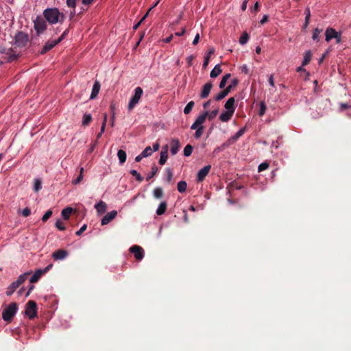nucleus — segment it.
<instances>
[{
	"instance_id": "43",
	"label": "nucleus",
	"mask_w": 351,
	"mask_h": 351,
	"mask_svg": "<svg viewBox=\"0 0 351 351\" xmlns=\"http://www.w3.org/2000/svg\"><path fill=\"white\" fill-rule=\"evenodd\" d=\"M130 173L132 176H134L138 182H141L143 180V178L141 176V174L136 170H135V169L131 170Z\"/></svg>"
},
{
	"instance_id": "2",
	"label": "nucleus",
	"mask_w": 351,
	"mask_h": 351,
	"mask_svg": "<svg viewBox=\"0 0 351 351\" xmlns=\"http://www.w3.org/2000/svg\"><path fill=\"white\" fill-rule=\"evenodd\" d=\"M325 40L330 42L332 39H335L336 43L339 44L341 42V32L336 31L332 27H327L325 31Z\"/></svg>"
},
{
	"instance_id": "61",
	"label": "nucleus",
	"mask_w": 351,
	"mask_h": 351,
	"mask_svg": "<svg viewBox=\"0 0 351 351\" xmlns=\"http://www.w3.org/2000/svg\"><path fill=\"white\" fill-rule=\"evenodd\" d=\"M258 8H259V3H258V2H256L255 4L254 5V6L252 8H251V11L256 12L258 10Z\"/></svg>"
},
{
	"instance_id": "15",
	"label": "nucleus",
	"mask_w": 351,
	"mask_h": 351,
	"mask_svg": "<svg viewBox=\"0 0 351 351\" xmlns=\"http://www.w3.org/2000/svg\"><path fill=\"white\" fill-rule=\"evenodd\" d=\"M213 88V84L212 82H208L205 84L202 89V91L200 93V97L202 99H205L208 97L210 90Z\"/></svg>"
},
{
	"instance_id": "40",
	"label": "nucleus",
	"mask_w": 351,
	"mask_h": 351,
	"mask_svg": "<svg viewBox=\"0 0 351 351\" xmlns=\"http://www.w3.org/2000/svg\"><path fill=\"white\" fill-rule=\"evenodd\" d=\"M322 32V29L315 28L313 32V35H312L313 40L318 41Z\"/></svg>"
},
{
	"instance_id": "9",
	"label": "nucleus",
	"mask_w": 351,
	"mask_h": 351,
	"mask_svg": "<svg viewBox=\"0 0 351 351\" xmlns=\"http://www.w3.org/2000/svg\"><path fill=\"white\" fill-rule=\"evenodd\" d=\"M211 169V165H208L202 168L197 173V181L198 182H202L204 178L208 176Z\"/></svg>"
},
{
	"instance_id": "52",
	"label": "nucleus",
	"mask_w": 351,
	"mask_h": 351,
	"mask_svg": "<svg viewBox=\"0 0 351 351\" xmlns=\"http://www.w3.org/2000/svg\"><path fill=\"white\" fill-rule=\"evenodd\" d=\"M21 214L24 217H28L31 214V210L29 208H25L21 211Z\"/></svg>"
},
{
	"instance_id": "8",
	"label": "nucleus",
	"mask_w": 351,
	"mask_h": 351,
	"mask_svg": "<svg viewBox=\"0 0 351 351\" xmlns=\"http://www.w3.org/2000/svg\"><path fill=\"white\" fill-rule=\"evenodd\" d=\"M34 23V29L38 34L43 33L46 29V23L43 18L37 17Z\"/></svg>"
},
{
	"instance_id": "56",
	"label": "nucleus",
	"mask_w": 351,
	"mask_h": 351,
	"mask_svg": "<svg viewBox=\"0 0 351 351\" xmlns=\"http://www.w3.org/2000/svg\"><path fill=\"white\" fill-rule=\"evenodd\" d=\"M195 58V57L193 55H191L187 57L186 61L189 64V66H191L193 64V60Z\"/></svg>"
},
{
	"instance_id": "6",
	"label": "nucleus",
	"mask_w": 351,
	"mask_h": 351,
	"mask_svg": "<svg viewBox=\"0 0 351 351\" xmlns=\"http://www.w3.org/2000/svg\"><path fill=\"white\" fill-rule=\"evenodd\" d=\"M66 34H67V31H64L62 33V36L60 37H59L58 39L54 40H49V41L47 42L46 44L45 45V46L43 47L41 53H46L47 51L51 50L57 44L60 43L64 39V38L66 36Z\"/></svg>"
},
{
	"instance_id": "53",
	"label": "nucleus",
	"mask_w": 351,
	"mask_h": 351,
	"mask_svg": "<svg viewBox=\"0 0 351 351\" xmlns=\"http://www.w3.org/2000/svg\"><path fill=\"white\" fill-rule=\"evenodd\" d=\"M87 226L86 224H84L80 229L76 232V234L77 236H80L83 232H84L86 230Z\"/></svg>"
},
{
	"instance_id": "3",
	"label": "nucleus",
	"mask_w": 351,
	"mask_h": 351,
	"mask_svg": "<svg viewBox=\"0 0 351 351\" xmlns=\"http://www.w3.org/2000/svg\"><path fill=\"white\" fill-rule=\"evenodd\" d=\"M18 309L17 304L14 302L11 303L7 308H5L2 313V317L4 321H10L14 315L16 314Z\"/></svg>"
},
{
	"instance_id": "5",
	"label": "nucleus",
	"mask_w": 351,
	"mask_h": 351,
	"mask_svg": "<svg viewBox=\"0 0 351 351\" xmlns=\"http://www.w3.org/2000/svg\"><path fill=\"white\" fill-rule=\"evenodd\" d=\"M25 314L30 319H33L36 316L37 306L34 301L30 300L27 303Z\"/></svg>"
},
{
	"instance_id": "54",
	"label": "nucleus",
	"mask_w": 351,
	"mask_h": 351,
	"mask_svg": "<svg viewBox=\"0 0 351 351\" xmlns=\"http://www.w3.org/2000/svg\"><path fill=\"white\" fill-rule=\"evenodd\" d=\"M268 82H269V84L272 87H274L275 86V84H274V75L273 74H271L269 77V80H268Z\"/></svg>"
},
{
	"instance_id": "1",
	"label": "nucleus",
	"mask_w": 351,
	"mask_h": 351,
	"mask_svg": "<svg viewBox=\"0 0 351 351\" xmlns=\"http://www.w3.org/2000/svg\"><path fill=\"white\" fill-rule=\"evenodd\" d=\"M43 15L51 24L62 23L64 20V14L60 12L58 8H47L45 10Z\"/></svg>"
},
{
	"instance_id": "63",
	"label": "nucleus",
	"mask_w": 351,
	"mask_h": 351,
	"mask_svg": "<svg viewBox=\"0 0 351 351\" xmlns=\"http://www.w3.org/2000/svg\"><path fill=\"white\" fill-rule=\"evenodd\" d=\"M186 29L185 28H182L180 32H178L175 33V35L177 36H181L185 34Z\"/></svg>"
},
{
	"instance_id": "47",
	"label": "nucleus",
	"mask_w": 351,
	"mask_h": 351,
	"mask_svg": "<svg viewBox=\"0 0 351 351\" xmlns=\"http://www.w3.org/2000/svg\"><path fill=\"white\" fill-rule=\"evenodd\" d=\"M269 167V164L266 162H262L258 165V171H263L266 170Z\"/></svg>"
},
{
	"instance_id": "25",
	"label": "nucleus",
	"mask_w": 351,
	"mask_h": 351,
	"mask_svg": "<svg viewBox=\"0 0 351 351\" xmlns=\"http://www.w3.org/2000/svg\"><path fill=\"white\" fill-rule=\"evenodd\" d=\"M167 204L166 202H162L156 209V214L158 215H163L167 210Z\"/></svg>"
},
{
	"instance_id": "33",
	"label": "nucleus",
	"mask_w": 351,
	"mask_h": 351,
	"mask_svg": "<svg viewBox=\"0 0 351 351\" xmlns=\"http://www.w3.org/2000/svg\"><path fill=\"white\" fill-rule=\"evenodd\" d=\"M230 76H231L230 73H226V75H224L223 76V77L221 78V82L219 83L220 88H223L226 86V83H227L228 80L230 79Z\"/></svg>"
},
{
	"instance_id": "64",
	"label": "nucleus",
	"mask_w": 351,
	"mask_h": 351,
	"mask_svg": "<svg viewBox=\"0 0 351 351\" xmlns=\"http://www.w3.org/2000/svg\"><path fill=\"white\" fill-rule=\"evenodd\" d=\"M159 147H160L159 143H156L155 144H154L153 149H152L153 152H157L159 149Z\"/></svg>"
},
{
	"instance_id": "36",
	"label": "nucleus",
	"mask_w": 351,
	"mask_h": 351,
	"mask_svg": "<svg viewBox=\"0 0 351 351\" xmlns=\"http://www.w3.org/2000/svg\"><path fill=\"white\" fill-rule=\"evenodd\" d=\"M249 40V35L247 32H243L239 38V43L242 45L246 44Z\"/></svg>"
},
{
	"instance_id": "41",
	"label": "nucleus",
	"mask_w": 351,
	"mask_h": 351,
	"mask_svg": "<svg viewBox=\"0 0 351 351\" xmlns=\"http://www.w3.org/2000/svg\"><path fill=\"white\" fill-rule=\"evenodd\" d=\"M193 147L191 145H187L185 146L184 149V156H190L192 154V152H193Z\"/></svg>"
},
{
	"instance_id": "50",
	"label": "nucleus",
	"mask_w": 351,
	"mask_h": 351,
	"mask_svg": "<svg viewBox=\"0 0 351 351\" xmlns=\"http://www.w3.org/2000/svg\"><path fill=\"white\" fill-rule=\"evenodd\" d=\"M84 178V175H79L75 179L72 180V184H80Z\"/></svg>"
},
{
	"instance_id": "49",
	"label": "nucleus",
	"mask_w": 351,
	"mask_h": 351,
	"mask_svg": "<svg viewBox=\"0 0 351 351\" xmlns=\"http://www.w3.org/2000/svg\"><path fill=\"white\" fill-rule=\"evenodd\" d=\"M52 215V211L51 210H48L43 216L42 221L45 222Z\"/></svg>"
},
{
	"instance_id": "57",
	"label": "nucleus",
	"mask_w": 351,
	"mask_h": 351,
	"mask_svg": "<svg viewBox=\"0 0 351 351\" xmlns=\"http://www.w3.org/2000/svg\"><path fill=\"white\" fill-rule=\"evenodd\" d=\"M167 181L171 182L172 177H173L172 171H171L170 169H167Z\"/></svg>"
},
{
	"instance_id": "27",
	"label": "nucleus",
	"mask_w": 351,
	"mask_h": 351,
	"mask_svg": "<svg viewBox=\"0 0 351 351\" xmlns=\"http://www.w3.org/2000/svg\"><path fill=\"white\" fill-rule=\"evenodd\" d=\"M215 53V49L214 48H210L206 55L204 57V63H203V67L204 68H206V66H208V62H209V60H210V56L213 54Z\"/></svg>"
},
{
	"instance_id": "38",
	"label": "nucleus",
	"mask_w": 351,
	"mask_h": 351,
	"mask_svg": "<svg viewBox=\"0 0 351 351\" xmlns=\"http://www.w3.org/2000/svg\"><path fill=\"white\" fill-rule=\"evenodd\" d=\"M194 105H195L194 101H189L186 104L185 108H184V113L186 114H189L191 112V111L192 110V108H193Z\"/></svg>"
},
{
	"instance_id": "18",
	"label": "nucleus",
	"mask_w": 351,
	"mask_h": 351,
	"mask_svg": "<svg viewBox=\"0 0 351 351\" xmlns=\"http://www.w3.org/2000/svg\"><path fill=\"white\" fill-rule=\"evenodd\" d=\"M235 99L234 97H230L225 104V109L227 111L234 112L235 110Z\"/></svg>"
},
{
	"instance_id": "4",
	"label": "nucleus",
	"mask_w": 351,
	"mask_h": 351,
	"mask_svg": "<svg viewBox=\"0 0 351 351\" xmlns=\"http://www.w3.org/2000/svg\"><path fill=\"white\" fill-rule=\"evenodd\" d=\"M143 93V90L141 87H136L134 89V95L130 99L128 104V109L129 110H132L135 106L139 102L142 95Z\"/></svg>"
},
{
	"instance_id": "14",
	"label": "nucleus",
	"mask_w": 351,
	"mask_h": 351,
	"mask_svg": "<svg viewBox=\"0 0 351 351\" xmlns=\"http://www.w3.org/2000/svg\"><path fill=\"white\" fill-rule=\"evenodd\" d=\"M68 252L65 250H58L52 254V257L55 261H62L68 256Z\"/></svg>"
},
{
	"instance_id": "7",
	"label": "nucleus",
	"mask_w": 351,
	"mask_h": 351,
	"mask_svg": "<svg viewBox=\"0 0 351 351\" xmlns=\"http://www.w3.org/2000/svg\"><path fill=\"white\" fill-rule=\"evenodd\" d=\"M53 267L52 264H49L44 269H37L34 274L30 278L29 282L31 283L36 282L40 278L45 274H46L51 267Z\"/></svg>"
},
{
	"instance_id": "42",
	"label": "nucleus",
	"mask_w": 351,
	"mask_h": 351,
	"mask_svg": "<svg viewBox=\"0 0 351 351\" xmlns=\"http://www.w3.org/2000/svg\"><path fill=\"white\" fill-rule=\"evenodd\" d=\"M153 153L152 148L150 146L147 147L142 152V156L145 158L151 156Z\"/></svg>"
},
{
	"instance_id": "12",
	"label": "nucleus",
	"mask_w": 351,
	"mask_h": 351,
	"mask_svg": "<svg viewBox=\"0 0 351 351\" xmlns=\"http://www.w3.org/2000/svg\"><path fill=\"white\" fill-rule=\"evenodd\" d=\"M208 114V112H205L204 113L199 115L195 119V122L192 124L191 128L192 130H196L199 126H202L204 122L205 121Z\"/></svg>"
},
{
	"instance_id": "51",
	"label": "nucleus",
	"mask_w": 351,
	"mask_h": 351,
	"mask_svg": "<svg viewBox=\"0 0 351 351\" xmlns=\"http://www.w3.org/2000/svg\"><path fill=\"white\" fill-rule=\"evenodd\" d=\"M77 0H66V5L68 7L75 8L76 7Z\"/></svg>"
},
{
	"instance_id": "37",
	"label": "nucleus",
	"mask_w": 351,
	"mask_h": 351,
	"mask_svg": "<svg viewBox=\"0 0 351 351\" xmlns=\"http://www.w3.org/2000/svg\"><path fill=\"white\" fill-rule=\"evenodd\" d=\"M310 17H311L310 9H309V8H306L305 10V21H304V27L305 28L308 25Z\"/></svg>"
},
{
	"instance_id": "45",
	"label": "nucleus",
	"mask_w": 351,
	"mask_h": 351,
	"mask_svg": "<svg viewBox=\"0 0 351 351\" xmlns=\"http://www.w3.org/2000/svg\"><path fill=\"white\" fill-rule=\"evenodd\" d=\"M55 226L60 230H64L66 229L64 223L60 219H58L56 221Z\"/></svg>"
},
{
	"instance_id": "30",
	"label": "nucleus",
	"mask_w": 351,
	"mask_h": 351,
	"mask_svg": "<svg viewBox=\"0 0 351 351\" xmlns=\"http://www.w3.org/2000/svg\"><path fill=\"white\" fill-rule=\"evenodd\" d=\"M311 58H312V53H311V51H309V50L306 51L304 53V59H303L302 65L305 66L307 64H308V62L311 60Z\"/></svg>"
},
{
	"instance_id": "24",
	"label": "nucleus",
	"mask_w": 351,
	"mask_h": 351,
	"mask_svg": "<svg viewBox=\"0 0 351 351\" xmlns=\"http://www.w3.org/2000/svg\"><path fill=\"white\" fill-rule=\"evenodd\" d=\"M230 92V87H226L224 90H223L221 92L218 93L215 99L216 101H220L223 99L224 97H226L228 93Z\"/></svg>"
},
{
	"instance_id": "58",
	"label": "nucleus",
	"mask_w": 351,
	"mask_h": 351,
	"mask_svg": "<svg viewBox=\"0 0 351 351\" xmlns=\"http://www.w3.org/2000/svg\"><path fill=\"white\" fill-rule=\"evenodd\" d=\"M238 84V80L234 79L232 80L231 84L228 85L227 87H230V90L232 88V87L237 86Z\"/></svg>"
},
{
	"instance_id": "28",
	"label": "nucleus",
	"mask_w": 351,
	"mask_h": 351,
	"mask_svg": "<svg viewBox=\"0 0 351 351\" xmlns=\"http://www.w3.org/2000/svg\"><path fill=\"white\" fill-rule=\"evenodd\" d=\"M107 119H108V114L106 113H104V119H103V122H102V124L101 126L100 132L97 136V138H99L101 136L102 134L105 132Z\"/></svg>"
},
{
	"instance_id": "10",
	"label": "nucleus",
	"mask_w": 351,
	"mask_h": 351,
	"mask_svg": "<svg viewBox=\"0 0 351 351\" xmlns=\"http://www.w3.org/2000/svg\"><path fill=\"white\" fill-rule=\"evenodd\" d=\"M29 37L28 35L22 32H19L15 36V42L19 46L25 45L28 42Z\"/></svg>"
},
{
	"instance_id": "11",
	"label": "nucleus",
	"mask_w": 351,
	"mask_h": 351,
	"mask_svg": "<svg viewBox=\"0 0 351 351\" xmlns=\"http://www.w3.org/2000/svg\"><path fill=\"white\" fill-rule=\"evenodd\" d=\"M130 252L134 254L135 258L138 261H141L144 257L143 249L138 245H134L130 247Z\"/></svg>"
},
{
	"instance_id": "62",
	"label": "nucleus",
	"mask_w": 351,
	"mask_h": 351,
	"mask_svg": "<svg viewBox=\"0 0 351 351\" xmlns=\"http://www.w3.org/2000/svg\"><path fill=\"white\" fill-rule=\"evenodd\" d=\"M241 71L245 73V74H247L249 73V69L246 64H243L241 66Z\"/></svg>"
},
{
	"instance_id": "23",
	"label": "nucleus",
	"mask_w": 351,
	"mask_h": 351,
	"mask_svg": "<svg viewBox=\"0 0 351 351\" xmlns=\"http://www.w3.org/2000/svg\"><path fill=\"white\" fill-rule=\"evenodd\" d=\"M221 72H222V70L221 69V66L219 64H217L215 66V67L210 71V76L211 78H215L218 75H219Z\"/></svg>"
},
{
	"instance_id": "39",
	"label": "nucleus",
	"mask_w": 351,
	"mask_h": 351,
	"mask_svg": "<svg viewBox=\"0 0 351 351\" xmlns=\"http://www.w3.org/2000/svg\"><path fill=\"white\" fill-rule=\"evenodd\" d=\"M92 121V116L90 114H84L82 119V125H86Z\"/></svg>"
},
{
	"instance_id": "17",
	"label": "nucleus",
	"mask_w": 351,
	"mask_h": 351,
	"mask_svg": "<svg viewBox=\"0 0 351 351\" xmlns=\"http://www.w3.org/2000/svg\"><path fill=\"white\" fill-rule=\"evenodd\" d=\"M168 158V145H166L162 147L159 159V164L163 165L165 164Z\"/></svg>"
},
{
	"instance_id": "26",
	"label": "nucleus",
	"mask_w": 351,
	"mask_h": 351,
	"mask_svg": "<svg viewBox=\"0 0 351 351\" xmlns=\"http://www.w3.org/2000/svg\"><path fill=\"white\" fill-rule=\"evenodd\" d=\"M117 156L119 160V163L121 165H123L127 158V154L126 152L122 149H119L117 152Z\"/></svg>"
},
{
	"instance_id": "59",
	"label": "nucleus",
	"mask_w": 351,
	"mask_h": 351,
	"mask_svg": "<svg viewBox=\"0 0 351 351\" xmlns=\"http://www.w3.org/2000/svg\"><path fill=\"white\" fill-rule=\"evenodd\" d=\"M267 21H268V16L267 14H265L262 17L261 20L260 21V23L261 25H263L266 22H267Z\"/></svg>"
},
{
	"instance_id": "20",
	"label": "nucleus",
	"mask_w": 351,
	"mask_h": 351,
	"mask_svg": "<svg viewBox=\"0 0 351 351\" xmlns=\"http://www.w3.org/2000/svg\"><path fill=\"white\" fill-rule=\"evenodd\" d=\"M180 145L178 139L173 138L171 141V154L176 155L179 151Z\"/></svg>"
},
{
	"instance_id": "44",
	"label": "nucleus",
	"mask_w": 351,
	"mask_h": 351,
	"mask_svg": "<svg viewBox=\"0 0 351 351\" xmlns=\"http://www.w3.org/2000/svg\"><path fill=\"white\" fill-rule=\"evenodd\" d=\"M203 132H204V126L202 125V126H199L197 130H196L195 131V138L198 139L203 134Z\"/></svg>"
},
{
	"instance_id": "13",
	"label": "nucleus",
	"mask_w": 351,
	"mask_h": 351,
	"mask_svg": "<svg viewBox=\"0 0 351 351\" xmlns=\"http://www.w3.org/2000/svg\"><path fill=\"white\" fill-rule=\"evenodd\" d=\"M117 211L114 210L108 213L101 219V224L102 226L108 224L110 221H112L117 217Z\"/></svg>"
},
{
	"instance_id": "22",
	"label": "nucleus",
	"mask_w": 351,
	"mask_h": 351,
	"mask_svg": "<svg viewBox=\"0 0 351 351\" xmlns=\"http://www.w3.org/2000/svg\"><path fill=\"white\" fill-rule=\"evenodd\" d=\"M233 114H234L233 112L225 110L219 116V119L222 122H228V121H230L232 119Z\"/></svg>"
},
{
	"instance_id": "35",
	"label": "nucleus",
	"mask_w": 351,
	"mask_h": 351,
	"mask_svg": "<svg viewBox=\"0 0 351 351\" xmlns=\"http://www.w3.org/2000/svg\"><path fill=\"white\" fill-rule=\"evenodd\" d=\"M178 191L180 192V193H184L186 191V187H187V184L185 181H180L178 183Z\"/></svg>"
},
{
	"instance_id": "60",
	"label": "nucleus",
	"mask_w": 351,
	"mask_h": 351,
	"mask_svg": "<svg viewBox=\"0 0 351 351\" xmlns=\"http://www.w3.org/2000/svg\"><path fill=\"white\" fill-rule=\"evenodd\" d=\"M199 34H197L193 39V45H196L199 40Z\"/></svg>"
},
{
	"instance_id": "55",
	"label": "nucleus",
	"mask_w": 351,
	"mask_h": 351,
	"mask_svg": "<svg viewBox=\"0 0 351 351\" xmlns=\"http://www.w3.org/2000/svg\"><path fill=\"white\" fill-rule=\"evenodd\" d=\"M217 113L218 110H213L208 115L209 119H213V118H215L217 116Z\"/></svg>"
},
{
	"instance_id": "34",
	"label": "nucleus",
	"mask_w": 351,
	"mask_h": 351,
	"mask_svg": "<svg viewBox=\"0 0 351 351\" xmlns=\"http://www.w3.org/2000/svg\"><path fill=\"white\" fill-rule=\"evenodd\" d=\"M154 197L156 199L162 198L163 196V191L162 189L160 187H157L154 189L153 191Z\"/></svg>"
},
{
	"instance_id": "29",
	"label": "nucleus",
	"mask_w": 351,
	"mask_h": 351,
	"mask_svg": "<svg viewBox=\"0 0 351 351\" xmlns=\"http://www.w3.org/2000/svg\"><path fill=\"white\" fill-rule=\"evenodd\" d=\"M73 211L72 208L66 207L64 208L61 212V215L64 219H68Z\"/></svg>"
},
{
	"instance_id": "16",
	"label": "nucleus",
	"mask_w": 351,
	"mask_h": 351,
	"mask_svg": "<svg viewBox=\"0 0 351 351\" xmlns=\"http://www.w3.org/2000/svg\"><path fill=\"white\" fill-rule=\"evenodd\" d=\"M245 128H243L240 129L235 134L230 137L227 141V145H232L235 143L245 132Z\"/></svg>"
},
{
	"instance_id": "46",
	"label": "nucleus",
	"mask_w": 351,
	"mask_h": 351,
	"mask_svg": "<svg viewBox=\"0 0 351 351\" xmlns=\"http://www.w3.org/2000/svg\"><path fill=\"white\" fill-rule=\"evenodd\" d=\"M41 189V181L38 179L34 180V189L35 191H38Z\"/></svg>"
},
{
	"instance_id": "32",
	"label": "nucleus",
	"mask_w": 351,
	"mask_h": 351,
	"mask_svg": "<svg viewBox=\"0 0 351 351\" xmlns=\"http://www.w3.org/2000/svg\"><path fill=\"white\" fill-rule=\"evenodd\" d=\"M19 287V286L14 282H13L7 289V291H6V295L10 296L11 295L14 291L15 290Z\"/></svg>"
},
{
	"instance_id": "21",
	"label": "nucleus",
	"mask_w": 351,
	"mask_h": 351,
	"mask_svg": "<svg viewBox=\"0 0 351 351\" xmlns=\"http://www.w3.org/2000/svg\"><path fill=\"white\" fill-rule=\"evenodd\" d=\"M95 208L96 209L97 213L101 215L106 212L107 209V205L104 202L100 200L95 205Z\"/></svg>"
},
{
	"instance_id": "19",
	"label": "nucleus",
	"mask_w": 351,
	"mask_h": 351,
	"mask_svg": "<svg viewBox=\"0 0 351 351\" xmlns=\"http://www.w3.org/2000/svg\"><path fill=\"white\" fill-rule=\"evenodd\" d=\"M101 85L98 81H95L93 86L92 92L90 96V99L96 98L99 93Z\"/></svg>"
},
{
	"instance_id": "31",
	"label": "nucleus",
	"mask_w": 351,
	"mask_h": 351,
	"mask_svg": "<svg viewBox=\"0 0 351 351\" xmlns=\"http://www.w3.org/2000/svg\"><path fill=\"white\" fill-rule=\"evenodd\" d=\"M30 273L27 272L23 274H21L19 276L18 279L16 281H14L19 287L23 284L27 279V275H29Z\"/></svg>"
},
{
	"instance_id": "48",
	"label": "nucleus",
	"mask_w": 351,
	"mask_h": 351,
	"mask_svg": "<svg viewBox=\"0 0 351 351\" xmlns=\"http://www.w3.org/2000/svg\"><path fill=\"white\" fill-rule=\"evenodd\" d=\"M266 110V106L263 101L261 102L260 104V110H259V115L261 117L263 116V114L265 113Z\"/></svg>"
}]
</instances>
